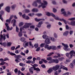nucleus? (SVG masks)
Here are the masks:
<instances>
[{"label":"nucleus","mask_w":75,"mask_h":75,"mask_svg":"<svg viewBox=\"0 0 75 75\" xmlns=\"http://www.w3.org/2000/svg\"><path fill=\"white\" fill-rule=\"evenodd\" d=\"M36 26L37 27H38V28H40L41 27V25L38 23V24L36 25Z\"/></svg>","instance_id":"obj_57"},{"label":"nucleus","mask_w":75,"mask_h":75,"mask_svg":"<svg viewBox=\"0 0 75 75\" xmlns=\"http://www.w3.org/2000/svg\"><path fill=\"white\" fill-rule=\"evenodd\" d=\"M16 7V5H13L11 6V8L12 9H14L15 8V7Z\"/></svg>","instance_id":"obj_45"},{"label":"nucleus","mask_w":75,"mask_h":75,"mask_svg":"<svg viewBox=\"0 0 75 75\" xmlns=\"http://www.w3.org/2000/svg\"><path fill=\"white\" fill-rule=\"evenodd\" d=\"M50 38L51 40L52 41H53V42L55 41V39L54 38H52V37H50Z\"/></svg>","instance_id":"obj_34"},{"label":"nucleus","mask_w":75,"mask_h":75,"mask_svg":"<svg viewBox=\"0 0 75 75\" xmlns=\"http://www.w3.org/2000/svg\"><path fill=\"white\" fill-rule=\"evenodd\" d=\"M25 13H30V11L28 9H25Z\"/></svg>","instance_id":"obj_41"},{"label":"nucleus","mask_w":75,"mask_h":75,"mask_svg":"<svg viewBox=\"0 0 75 75\" xmlns=\"http://www.w3.org/2000/svg\"><path fill=\"white\" fill-rule=\"evenodd\" d=\"M6 64V62H1L0 63V65H4Z\"/></svg>","instance_id":"obj_53"},{"label":"nucleus","mask_w":75,"mask_h":75,"mask_svg":"<svg viewBox=\"0 0 75 75\" xmlns=\"http://www.w3.org/2000/svg\"><path fill=\"white\" fill-rule=\"evenodd\" d=\"M52 68L49 69L48 70H47V72L49 74H51L52 72Z\"/></svg>","instance_id":"obj_21"},{"label":"nucleus","mask_w":75,"mask_h":75,"mask_svg":"<svg viewBox=\"0 0 75 75\" xmlns=\"http://www.w3.org/2000/svg\"><path fill=\"white\" fill-rule=\"evenodd\" d=\"M41 60L42 61H43V62L45 63H47V62H48V61H47L46 60H45V59H41Z\"/></svg>","instance_id":"obj_43"},{"label":"nucleus","mask_w":75,"mask_h":75,"mask_svg":"<svg viewBox=\"0 0 75 75\" xmlns=\"http://www.w3.org/2000/svg\"><path fill=\"white\" fill-rule=\"evenodd\" d=\"M62 2L64 4H66V3H67V1H66L65 0H63Z\"/></svg>","instance_id":"obj_60"},{"label":"nucleus","mask_w":75,"mask_h":75,"mask_svg":"<svg viewBox=\"0 0 75 75\" xmlns=\"http://www.w3.org/2000/svg\"><path fill=\"white\" fill-rule=\"evenodd\" d=\"M13 15H12L10 16V17L9 19H7L6 21V23H10L11 20L13 19Z\"/></svg>","instance_id":"obj_9"},{"label":"nucleus","mask_w":75,"mask_h":75,"mask_svg":"<svg viewBox=\"0 0 75 75\" xmlns=\"http://www.w3.org/2000/svg\"><path fill=\"white\" fill-rule=\"evenodd\" d=\"M10 7L9 6H7L5 8V11L8 13H10Z\"/></svg>","instance_id":"obj_11"},{"label":"nucleus","mask_w":75,"mask_h":75,"mask_svg":"<svg viewBox=\"0 0 75 75\" xmlns=\"http://www.w3.org/2000/svg\"><path fill=\"white\" fill-rule=\"evenodd\" d=\"M64 59V57H61L60 58H59L58 59L59 60V61H62V60H63Z\"/></svg>","instance_id":"obj_49"},{"label":"nucleus","mask_w":75,"mask_h":75,"mask_svg":"<svg viewBox=\"0 0 75 75\" xmlns=\"http://www.w3.org/2000/svg\"><path fill=\"white\" fill-rule=\"evenodd\" d=\"M70 25L72 26H75V21H72L71 22Z\"/></svg>","instance_id":"obj_18"},{"label":"nucleus","mask_w":75,"mask_h":75,"mask_svg":"<svg viewBox=\"0 0 75 75\" xmlns=\"http://www.w3.org/2000/svg\"><path fill=\"white\" fill-rule=\"evenodd\" d=\"M32 11L33 12H38V10L37 8H33L32 9Z\"/></svg>","instance_id":"obj_22"},{"label":"nucleus","mask_w":75,"mask_h":75,"mask_svg":"<svg viewBox=\"0 0 75 75\" xmlns=\"http://www.w3.org/2000/svg\"><path fill=\"white\" fill-rule=\"evenodd\" d=\"M34 69L35 71H38L39 72H40V69H39L38 67V68H35V67H34Z\"/></svg>","instance_id":"obj_25"},{"label":"nucleus","mask_w":75,"mask_h":75,"mask_svg":"<svg viewBox=\"0 0 75 75\" xmlns=\"http://www.w3.org/2000/svg\"><path fill=\"white\" fill-rule=\"evenodd\" d=\"M1 38H1V40H2V39H3V40H6V35H5V34H3V35L2 34H1Z\"/></svg>","instance_id":"obj_14"},{"label":"nucleus","mask_w":75,"mask_h":75,"mask_svg":"<svg viewBox=\"0 0 75 75\" xmlns=\"http://www.w3.org/2000/svg\"><path fill=\"white\" fill-rule=\"evenodd\" d=\"M51 59H52V57H48L47 58V61H50Z\"/></svg>","instance_id":"obj_36"},{"label":"nucleus","mask_w":75,"mask_h":75,"mask_svg":"<svg viewBox=\"0 0 75 75\" xmlns=\"http://www.w3.org/2000/svg\"><path fill=\"white\" fill-rule=\"evenodd\" d=\"M62 14H64V16H65V17H66V15H67V13H66V11H65L63 12H62Z\"/></svg>","instance_id":"obj_47"},{"label":"nucleus","mask_w":75,"mask_h":75,"mask_svg":"<svg viewBox=\"0 0 75 75\" xmlns=\"http://www.w3.org/2000/svg\"><path fill=\"white\" fill-rule=\"evenodd\" d=\"M2 16V15L0 14V19L2 21H3V18L1 17Z\"/></svg>","instance_id":"obj_54"},{"label":"nucleus","mask_w":75,"mask_h":75,"mask_svg":"<svg viewBox=\"0 0 75 75\" xmlns=\"http://www.w3.org/2000/svg\"><path fill=\"white\" fill-rule=\"evenodd\" d=\"M34 47H35V48H38V43L35 44Z\"/></svg>","instance_id":"obj_32"},{"label":"nucleus","mask_w":75,"mask_h":75,"mask_svg":"<svg viewBox=\"0 0 75 75\" xmlns=\"http://www.w3.org/2000/svg\"><path fill=\"white\" fill-rule=\"evenodd\" d=\"M32 58H33V57H31V56H30L28 57L27 59H32Z\"/></svg>","instance_id":"obj_62"},{"label":"nucleus","mask_w":75,"mask_h":75,"mask_svg":"<svg viewBox=\"0 0 75 75\" xmlns=\"http://www.w3.org/2000/svg\"><path fill=\"white\" fill-rule=\"evenodd\" d=\"M46 14L47 16L50 17V16L53 17H55V15L52 13H50L49 12H47Z\"/></svg>","instance_id":"obj_6"},{"label":"nucleus","mask_w":75,"mask_h":75,"mask_svg":"<svg viewBox=\"0 0 75 75\" xmlns=\"http://www.w3.org/2000/svg\"><path fill=\"white\" fill-rule=\"evenodd\" d=\"M32 25V24L31 23H25V25H24L23 27V28H29V26Z\"/></svg>","instance_id":"obj_4"},{"label":"nucleus","mask_w":75,"mask_h":75,"mask_svg":"<svg viewBox=\"0 0 75 75\" xmlns=\"http://www.w3.org/2000/svg\"><path fill=\"white\" fill-rule=\"evenodd\" d=\"M24 25V23L22 22H20L19 24V26L20 27L21 26H23Z\"/></svg>","instance_id":"obj_27"},{"label":"nucleus","mask_w":75,"mask_h":75,"mask_svg":"<svg viewBox=\"0 0 75 75\" xmlns=\"http://www.w3.org/2000/svg\"><path fill=\"white\" fill-rule=\"evenodd\" d=\"M15 61L16 62V63H18V62H20V60H18V59H16L15 60Z\"/></svg>","instance_id":"obj_64"},{"label":"nucleus","mask_w":75,"mask_h":75,"mask_svg":"<svg viewBox=\"0 0 75 75\" xmlns=\"http://www.w3.org/2000/svg\"><path fill=\"white\" fill-rule=\"evenodd\" d=\"M55 59H52L48 62L49 64H51V63H53L54 62Z\"/></svg>","instance_id":"obj_26"},{"label":"nucleus","mask_w":75,"mask_h":75,"mask_svg":"<svg viewBox=\"0 0 75 75\" xmlns=\"http://www.w3.org/2000/svg\"><path fill=\"white\" fill-rule=\"evenodd\" d=\"M45 42L46 44H49L51 43V41H50V38L45 39Z\"/></svg>","instance_id":"obj_10"},{"label":"nucleus","mask_w":75,"mask_h":75,"mask_svg":"<svg viewBox=\"0 0 75 75\" xmlns=\"http://www.w3.org/2000/svg\"><path fill=\"white\" fill-rule=\"evenodd\" d=\"M0 45H1L2 46H4V47H6L7 45V43L6 42H4L2 43V41H1V38H0Z\"/></svg>","instance_id":"obj_7"},{"label":"nucleus","mask_w":75,"mask_h":75,"mask_svg":"<svg viewBox=\"0 0 75 75\" xmlns=\"http://www.w3.org/2000/svg\"><path fill=\"white\" fill-rule=\"evenodd\" d=\"M16 74H17V72H18V69L16 68L14 70Z\"/></svg>","instance_id":"obj_50"},{"label":"nucleus","mask_w":75,"mask_h":75,"mask_svg":"<svg viewBox=\"0 0 75 75\" xmlns=\"http://www.w3.org/2000/svg\"><path fill=\"white\" fill-rule=\"evenodd\" d=\"M57 54L58 56L57 57H58V58H59V57H61V54L59 53H57Z\"/></svg>","instance_id":"obj_61"},{"label":"nucleus","mask_w":75,"mask_h":75,"mask_svg":"<svg viewBox=\"0 0 75 75\" xmlns=\"http://www.w3.org/2000/svg\"><path fill=\"white\" fill-rule=\"evenodd\" d=\"M29 44L30 45V46H31L32 47V48H34V46L32 45V44L31 43V42L30 41L29 42Z\"/></svg>","instance_id":"obj_37"},{"label":"nucleus","mask_w":75,"mask_h":75,"mask_svg":"<svg viewBox=\"0 0 75 75\" xmlns=\"http://www.w3.org/2000/svg\"><path fill=\"white\" fill-rule=\"evenodd\" d=\"M7 44L8 46H9V47H10V46H11V45L12 44V43L11 42H8L7 43Z\"/></svg>","instance_id":"obj_42"},{"label":"nucleus","mask_w":75,"mask_h":75,"mask_svg":"<svg viewBox=\"0 0 75 75\" xmlns=\"http://www.w3.org/2000/svg\"><path fill=\"white\" fill-rule=\"evenodd\" d=\"M24 43H25V44H23V47L24 48H27V47L28 46V42H27V41H25L24 42Z\"/></svg>","instance_id":"obj_15"},{"label":"nucleus","mask_w":75,"mask_h":75,"mask_svg":"<svg viewBox=\"0 0 75 75\" xmlns=\"http://www.w3.org/2000/svg\"><path fill=\"white\" fill-rule=\"evenodd\" d=\"M51 49H52V50H56L57 49V48L55 46H50V50H51Z\"/></svg>","instance_id":"obj_12"},{"label":"nucleus","mask_w":75,"mask_h":75,"mask_svg":"<svg viewBox=\"0 0 75 75\" xmlns=\"http://www.w3.org/2000/svg\"><path fill=\"white\" fill-rule=\"evenodd\" d=\"M30 28L31 29H34L35 26L34 25H31L30 26Z\"/></svg>","instance_id":"obj_33"},{"label":"nucleus","mask_w":75,"mask_h":75,"mask_svg":"<svg viewBox=\"0 0 75 75\" xmlns=\"http://www.w3.org/2000/svg\"><path fill=\"white\" fill-rule=\"evenodd\" d=\"M45 48L47 49V50H50V46L49 47V45L45 44V45L44 47Z\"/></svg>","instance_id":"obj_16"},{"label":"nucleus","mask_w":75,"mask_h":75,"mask_svg":"<svg viewBox=\"0 0 75 75\" xmlns=\"http://www.w3.org/2000/svg\"><path fill=\"white\" fill-rule=\"evenodd\" d=\"M15 26H16V32H17V33H18L19 32V31H18L19 30V29L18 28V27L16 26V25Z\"/></svg>","instance_id":"obj_29"},{"label":"nucleus","mask_w":75,"mask_h":75,"mask_svg":"<svg viewBox=\"0 0 75 75\" xmlns=\"http://www.w3.org/2000/svg\"><path fill=\"white\" fill-rule=\"evenodd\" d=\"M59 62V61H58V59H54V62L56 63V64H58Z\"/></svg>","instance_id":"obj_35"},{"label":"nucleus","mask_w":75,"mask_h":75,"mask_svg":"<svg viewBox=\"0 0 75 75\" xmlns=\"http://www.w3.org/2000/svg\"><path fill=\"white\" fill-rule=\"evenodd\" d=\"M14 57H16V59H18V60H20V61H21V59H20V58H22V56H21L20 55H16V56H14Z\"/></svg>","instance_id":"obj_8"},{"label":"nucleus","mask_w":75,"mask_h":75,"mask_svg":"<svg viewBox=\"0 0 75 75\" xmlns=\"http://www.w3.org/2000/svg\"><path fill=\"white\" fill-rule=\"evenodd\" d=\"M11 55H15L16 56V54L15 53H13L11 52L10 53V54Z\"/></svg>","instance_id":"obj_63"},{"label":"nucleus","mask_w":75,"mask_h":75,"mask_svg":"<svg viewBox=\"0 0 75 75\" xmlns=\"http://www.w3.org/2000/svg\"><path fill=\"white\" fill-rule=\"evenodd\" d=\"M73 33H74V31L73 30H70L69 31V33L70 35H72V34H73Z\"/></svg>","instance_id":"obj_51"},{"label":"nucleus","mask_w":75,"mask_h":75,"mask_svg":"<svg viewBox=\"0 0 75 75\" xmlns=\"http://www.w3.org/2000/svg\"><path fill=\"white\" fill-rule=\"evenodd\" d=\"M37 3H38L39 4H41V0H37L35 1Z\"/></svg>","instance_id":"obj_40"},{"label":"nucleus","mask_w":75,"mask_h":75,"mask_svg":"<svg viewBox=\"0 0 75 75\" xmlns=\"http://www.w3.org/2000/svg\"><path fill=\"white\" fill-rule=\"evenodd\" d=\"M55 19V20H59L60 21H63L64 22V23L65 24H67V21L66 20L63 18L61 19L59 18L58 17H55H55H54Z\"/></svg>","instance_id":"obj_3"},{"label":"nucleus","mask_w":75,"mask_h":75,"mask_svg":"<svg viewBox=\"0 0 75 75\" xmlns=\"http://www.w3.org/2000/svg\"><path fill=\"white\" fill-rule=\"evenodd\" d=\"M38 67V65L37 64H34L33 67V69H34V68H35V67Z\"/></svg>","instance_id":"obj_55"},{"label":"nucleus","mask_w":75,"mask_h":75,"mask_svg":"<svg viewBox=\"0 0 75 75\" xmlns=\"http://www.w3.org/2000/svg\"><path fill=\"white\" fill-rule=\"evenodd\" d=\"M57 11V10L55 8H53V11L54 12V13H56Z\"/></svg>","instance_id":"obj_44"},{"label":"nucleus","mask_w":75,"mask_h":75,"mask_svg":"<svg viewBox=\"0 0 75 75\" xmlns=\"http://www.w3.org/2000/svg\"><path fill=\"white\" fill-rule=\"evenodd\" d=\"M42 38L43 39L47 40V39H48V36H47V35H44L42 36Z\"/></svg>","instance_id":"obj_20"},{"label":"nucleus","mask_w":75,"mask_h":75,"mask_svg":"<svg viewBox=\"0 0 75 75\" xmlns=\"http://www.w3.org/2000/svg\"><path fill=\"white\" fill-rule=\"evenodd\" d=\"M54 53L53 52H52V53H50L48 54L47 55V57H51L52 54H54Z\"/></svg>","instance_id":"obj_31"},{"label":"nucleus","mask_w":75,"mask_h":75,"mask_svg":"<svg viewBox=\"0 0 75 75\" xmlns=\"http://www.w3.org/2000/svg\"><path fill=\"white\" fill-rule=\"evenodd\" d=\"M62 44L63 46H64V47L63 48L64 50L66 51H70V48H68L69 47L68 45H67L65 44L64 43H62Z\"/></svg>","instance_id":"obj_2"},{"label":"nucleus","mask_w":75,"mask_h":75,"mask_svg":"<svg viewBox=\"0 0 75 75\" xmlns=\"http://www.w3.org/2000/svg\"><path fill=\"white\" fill-rule=\"evenodd\" d=\"M37 2L36 1L34 2L32 4L33 6H35V7H37L38 5H37Z\"/></svg>","instance_id":"obj_19"},{"label":"nucleus","mask_w":75,"mask_h":75,"mask_svg":"<svg viewBox=\"0 0 75 75\" xmlns=\"http://www.w3.org/2000/svg\"><path fill=\"white\" fill-rule=\"evenodd\" d=\"M15 46H13L11 47V50L12 51H14V50H15Z\"/></svg>","instance_id":"obj_46"},{"label":"nucleus","mask_w":75,"mask_h":75,"mask_svg":"<svg viewBox=\"0 0 75 75\" xmlns=\"http://www.w3.org/2000/svg\"><path fill=\"white\" fill-rule=\"evenodd\" d=\"M20 40L22 42H24L25 41V38L24 37H21V38Z\"/></svg>","instance_id":"obj_23"},{"label":"nucleus","mask_w":75,"mask_h":75,"mask_svg":"<svg viewBox=\"0 0 75 75\" xmlns=\"http://www.w3.org/2000/svg\"><path fill=\"white\" fill-rule=\"evenodd\" d=\"M18 36L19 37H21L23 36V33L21 31H20L18 34Z\"/></svg>","instance_id":"obj_24"},{"label":"nucleus","mask_w":75,"mask_h":75,"mask_svg":"<svg viewBox=\"0 0 75 75\" xmlns=\"http://www.w3.org/2000/svg\"><path fill=\"white\" fill-rule=\"evenodd\" d=\"M41 67H42V68H45V65L44 64H42L41 65Z\"/></svg>","instance_id":"obj_59"},{"label":"nucleus","mask_w":75,"mask_h":75,"mask_svg":"<svg viewBox=\"0 0 75 75\" xmlns=\"http://www.w3.org/2000/svg\"><path fill=\"white\" fill-rule=\"evenodd\" d=\"M68 34H69V31H66L63 33V35L64 36H67L68 35Z\"/></svg>","instance_id":"obj_17"},{"label":"nucleus","mask_w":75,"mask_h":75,"mask_svg":"<svg viewBox=\"0 0 75 75\" xmlns=\"http://www.w3.org/2000/svg\"><path fill=\"white\" fill-rule=\"evenodd\" d=\"M35 15L36 16H38V17H40L42 16V14L41 13H37Z\"/></svg>","instance_id":"obj_39"},{"label":"nucleus","mask_w":75,"mask_h":75,"mask_svg":"<svg viewBox=\"0 0 75 75\" xmlns=\"http://www.w3.org/2000/svg\"><path fill=\"white\" fill-rule=\"evenodd\" d=\"M70 68H73L74 67V65H73V64L71 63L70 65Z\"/></svg>","instance_id":"obj_48"},{"label":"nucleus","mask_w":75,"mask_h":75,"mask_svg":"<svg viewBox=\"0 0 75 75\" xmlns=\"http://www.w3.org/2000/svg\"><path fill=\"white\" fill-rule=\"evenodd\" d=\"M68 20H70V21H72L73 20H75V18H72L68 19Z\"/></svg>","instance_id":"obj_28"},{"label":"nucleus","mask_w":75,"mask_h":75,"mask_svg":"<svg viewBox=\"0 0 75 75\" xmlns=\"http://www.w3.org/2000/svg\"><path fill=\"white\" fill-rule=\"evenodd\" d=\"M43 1L44 3H42L41 4H42V8H44L46 7L45 6H46V5H47V4H48V3H47V2L45 0H43Z\"/></svg>","instance_id":"obj_5"},{"label":"nucleus","mask_w":75,"mask_h":75,"mask_svg":"<svg viewBox=\"0 0 75 75\" xmlns=\"http://www.w3.org/2000/svg\"><path fill=\"white\" fill-rule=\"evenodd\" d=\"M31 60H28L26 62V63L27 64H31Z\"/></svg>","instance_id":"obj_56"},{"label":"nucleus","mask_w":75,"mask_h":75,"mask_svg":"<svg viewBox=\"0 0 75 75\" xmlns=\"http://www.w3.org/2000/svg\"><path fill=\"white\" fill-rule=\"evenodd\" d=\"M64 67H65L63 65H61L60 67L59 65H57L53 67H52V69L54 71H57V70L58 69V72L60 73V72H62L61 69H64Z\"/></svg>","instance_id":"obj_1"},{"label":"nucleus","mask_w":75,"mask_h":75,"mask_svg":"<svg viewBox=\"0 0 75 75\" xmlns=\"http://www.w3.org/2000/svg\"><path fill=\"white\" fill-rule=\"evenodd\" d=\"M40 50V47H38L36 49V51H39Z\"/></svg>","instance_id":"obj_58"},{"label":"nucleus","mask_w":75,"mask_h":75,"mask_svg":"<svg viewBox=\"0 0 75 75\" xmlns=\"http://www.w3.org/2000/svg\"><path fill=\"white\" fill-rule=\"evenodd\" d=\"M19 65L20 66H21V67H24L25 66V64H24L22 63H20Z\"/></svg>","instance_id":"obj_30"},{"label":"nucleus","mask_w":75,"mask_h":75,"mask_svg":"<svg viewBox=\"0 0 75 75\" xmlns=\"http://www.w3.org/2000/svg\"><path fill=\"white\" fill-rule=\"evenodd\" d=\"M13 26L15 27L16 25V19H13L11 21V23L12 24L13 23Z\"/></svg>","instance_id":"obj_13"},{"label":"nucleus","mask_w":75,"mask_h":75,"mask_svg":"<svg viewBox=\"0 0 75 75\" xmlns=\"http://www.w3.org/2000/svg\"><path fill=\"white\" fill-rule=\"evenodd\" d=\"M35 20L36 21H37V22H38L40 21V19H38L37 18H35Z\"/></svg>","instance_id":"obj_52"},{"label":"nucleus","mask_w":75,"mask_h":75,"mask_svg":"<svg viewBox=\"0 0 75 75\" xmlns=\"http://www.w3.org/2000/svg\"><path fill=\"white\" fill-rule=\"evenodd\" d=\"M45 44V43H42L40 45V47L41 48H42L44 47V45Z\"/></svg>","instance_id":"obj_38"}]
</instances>
